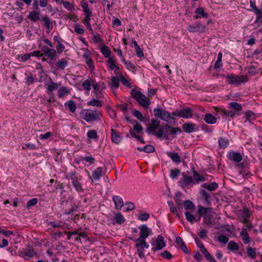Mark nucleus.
<instances>
[{
  "label": "nucleus",
  "instance_id": "f03ea898",
  "mask_svg": "<svg viewBox=\"0 0 262 262\" xmlns=\"http://www.w3.org/2000/svg\"><path fill=\"white\" fill-rule=\"evenodd\" d=\"M60 84L61 82L56 83L53 81L51 78H50L48 83L46 84V93L49 96L48 100L49 103L54 102L56 101L53 92L58 90Z\"/></svg>",
  "mask_w": 262,
  "mask_h": 262
},
{
  "label": "nucleus",
  "instance_id": "f8f14e48",
  "mask_svg": "<svg viewBox=\"0 0 262 262\" xmlns=\"http://www.w3.org/2000/svg\"><path fill=\"white\" fill-rule=\"evenodd\" d=\"M43 55H45L51 60H55L57 58V52L52 48H49L47 46H43L42 48Z\"/></svg>",
  "mask_w": 262,
  "mask_h": 262
},
{
  "label": "nucleus",
  "instance_id": "f257e3e1",
  "mask_svg": "<svg viewBox=\"0 0 262 262\" xmlns=\"http://www.w3.org/2000/svg\"><path fill=\"white\" fill-rule=\"evenodd\" d=\"M80 115L83 120L88 122H90L100 120L101 113L97 110L85 109L80 112Z\"/></svg>",
  "mask_w": 262,
  "mask_h": 262
},
{
  "label": "nucleus",
  "instance_id": "393cba45",
  "mask_svg": "<svg viewBox=\"0 0 262 262\" xmlns=\"http://www.w3.org/2000/svg\"><path fill=\"white\" fill-rule=\"evenodd\" d=\"M111 138L112 141L116 144L119 143L122 140V137L114 129L111 130Z\"/></svg>",
  "mask_w": 262,
  "mask_h": 262
},
{
  "label": "nucleus",
  "instance_id": "473e14b6",
  "mask_svg": "<svg viewBox=\"0 0 262 262\" xmlns=\"http://www.w3.org/2000/svg\"><path fill=\"white\" fill-rule=\"evenodd\" d=\"M102 170L103 168L99 167L93 171L92 176L95 180H98L100 179L102 175Z\"/></svg>",
  "mask_w": 262,
  "mask_h": 262
},
{
  "label": "nucleus",
  "instance_id": "de8ad7c7",
  "mask_svg": "<svg viewBox=\"0 0 262 262\" xmlns=\"http://www.w3.org/2000/svg\"><path fill=\"white\" fill-rule=\"evenodd\" d=\"M107 63L110 65L109 67L111 70H119V68L116 65V61L112 58H109L107 60Z\"/></svg>",
  "mask_w": 262,
  "mask_h": 262
},
{
  "label": "nucleus",
  "instance_id": "f704fd0d",
  "mask_svg": "<svg viewBox=\"0 0 262 262\" xmlns=\"http://www.w3.org/2000/svg\"><path fill=\"white\" fill-rule=\"evenodd\" d=\"M201 187L208 190L209 191H213L217 189L218 187V185L215 182H213L210 183L209 184H207V183H203Z\"/></svg>",
  "mask_w": 262,
  "mask_h": 262
},
{
  "label": "nucleus",
  "instance_id": "412c9836",
  "mask_svg": "<svg viewBox=\"0 0 262 262\" xmlns=\"http://www.w3.org/2000/svg\"><path fill=\"white\" fill-rule=\"evenodd\" d=\"M150 230L147 227L143 225L140 227V237L138 238L145 239L149 235Z\"/></svg>",
  "mask_w": 262,
  "mask_h": 262
},
{
  "label": "nucleus",
  "instance_id": "79ce46f5",
  "mask_svg": "<svg viewBox=\"0 0 262 262\" xmlns=\"http://www.w3.org/2000/svg\"><path fill=\"white\" fill-rule=\"evenodd\" d=\"M132 114L136 117L139 121L144 122L145 120V117L143 116L142 114L136 109L132 111Z\"/></svg>",
  "mask_w": 262,
  "mask_h": 262
},
{
  "label": "nucleus",
  "instance_id": "5701e85b",
  "mask_svg": "<svg viewBox=\"0 0 262 262\" xmlns=\"http://www.w3.org/2000/svg\"><path fill=\"white\" fill-rule=\"evenodd\" d=\"M71 91L68 88L62 86L58 89L57 95L59 98H62L64 96L70 94Z\"/></svg>",
  "mask_w": 262,
  "mask_h": 262
},
{
  "label": "nucleus",
  "instance_id": "0eeeda50",
  "mask_svg": "<svg viewBox=\"0 0 262 262\" xmlns=\"http://www.w3.org/2000/svg\"><path fill=\"white\" fill-rule=\"evenodd\" d=\"M136 247L137 249V253L140 258H143L144 255V249H147L149 245L146 243L145 239L137 238L136 239Z\"/></svg>",
  "mask_w": 262,
  "mask_h": 262
},
{
  "label": "nucleus",
  "instance_id": "4c0bfd02",
  "mask_svg": "<svg viewBox=\"0 0 262 262\" xmlns=\"http://www.w3.org/2000/svg\"><path fill=\"white\" fill-rule=\"evenodd\" d=\"M64 105L66 107H68L72 113H74L76 110V103L73 100L67 101L65 102Z\"/></svg>",
  "mask_w": 262,
  "mask_h": 262
},
{
  "label": "nucleus",
  "instance_id": "49530a36",
  "mask_svg": "<svg viewBox=\"0 0 262 262\" xmlns=\"http://www.w3.org/2000/svg\"><path fill=\"white\" fill-rule=\"evenodd\" d=\"M254 11L255 15L256 16L255 23L262 22V10L259 9L257 8Z\"/></svg>",
  "mask_w": 262,
  "mask_h": 262
},
{
  "label": "nucleus",
  "instance_id": "a18cd8bd",
  "mask_svg": "<svg viewBox=\"0 0 262 262\" xmlns=\"http://www.w3.org/2000/svg\"><path fill=\"white\" fill-rule=\"evenodd\" d=\"M227 248L232 251H237L239 249V246L238 244L231 241L228 243Z\"/></svg>",
  "mask_w": 262,
  "mask_h": 262
},
{
  "label": "nucleus",
  "instance_id": "e2e57ef3",
  "mask_svg": "<svg viewBox=\"0 0 262 262\" xmlns=\"http://www.w3.org/2000/svg\"><path fill=\"white\" fill-rule=\"evenodd\" d=\"M129 134L132 136V137L135 138V139H136L138 141H139L141 143H145V141H144V139H143V138L137 135L132 129L129 130Z\"/></svg>",
  "mask_w": 262,
  "mask_h": 262
},
{
  "label": "nucleus",
  "instance_id": "69168bd1",
  "mask_svg": "<svg viewBox=\"0 0 262 262\" xmlns=\"http://www.w3.org/2000/svg\"><path fill=\"white\" fill-rule=\"evenodd\" d=\"M217 239L219 242L224 244H227L229 241V238L223 234L219 235L217 237Z\"/></svg>",
  "mask_w": 262,
  "mask_h": 262
},
{
  "label": "nucleus",
  "instance_id": "1a4fd4ad",
  "mask_svg": "<svg viewBox=\"0 0 262 262\" xmlns=\"http://www.w3.org/2000/svg\"><path fill=\"white\" fill-rule=\"evenodd\" d=\"M61 205L64 210V214L67 215L73 214L78 209L77 205L69 202L68 200L63 201Z\"/></svg>",
  "mask_w": 262,
  "mask_h": 262
},
{
  "label": "nucleus",
  "instance_id": "603ef678",
  "mask_svg": "<svg viewBox=\"0 0 262 262\" xmlns=\"http://www.w3.org/2000/svg\"><path fill=\"white\" fill-rule=\"evenodd\" d=\"M49 225H51L53 228H59V227L64 228V227H65V225H66V224L65 223H63L62 222H56L53 221V222H50L49 223Z\"/></svg>",
  "mask_w": 262,
  "mask_h": 262
},
{
  "label": "nucleus",
  "instance_id": "c03bdc74",
  "mask_svg": "<svg viewBox=\"0 0 262 262\" xmlns=\"http://www.w3.org/2000/svg\"><path fill=\"white\" fill-rule=\"evenodd\" d=\"M87 136L90 139L97 140L99 136L97 135V132L95 130H89L87 133Z\"/></svg>",
  "mask_w": 262,
  "mask_h": 262
},
{
  "label": "nucleus",
  "instance_id": "338daca9",
  "mask_svg": "<svg viewBox=\"0 0 262 262\" xmlns=\"http://www.w3.org/2000/svg\"><path fill=\"white\" fill-rule=\"evenodd\" d=\"M144 152L146 153L154 152L155 150V147L151 145H146L144 147Z\"/></svg>",
  "mask_w": 262,
  "mask_h": 262
},
{
  "label": "nucleus",
  "instance_id": "3c124183",
  "mask_svg": "<svg viewBox=\"0 0 262 262\" xmlns=\"http://www.w3.org/2000/svg\"><path fill=\"white\" fill-rule=\"evenodd\" d=\"M88 105L93 106L101 107L102 106V103L98 99H92L88 102Z\"/></svg>",
  "mask_w": 262,
  "mask_h": 262
},
{
  "label": "nucleus",
  "instance_id": "0e129e2a",
  "mask_svg": "<svg viewBox=\"0 0 262 262\" xmlns=\"http://www.w3.org/2000/svg\"><path fill=\"white\" fill-rule=\"evenodd\" d=\"M160 256L166 259H170L172 257V254L167 250L160 253Z\"/></svg>",
  "mask_w": 262,
  "mask_h": 262
},
{
  "label": "nucleus",
  "instance_id": "37998d69",
  "mask_svg": "<svg viewBox=\"0 0 262 262\" xmlns=\"http://www.w3.org/2000/svg\"><path fill=\"white\" fill-rule=\"evenodd\" d=\"M229 108L234 110L236 111H240L242 110V106L240 103H238L236 102H231L229 104Z\"/></svg>",
  "mask_w": 262,
  "mask_h": 262
},
{
  "label": "nucleus",
  "instance_id": "5fc2aeb1",
  "mask_svg": "<svg viewBox=\"0 0 262 262\" xmlns=\"http://www.w3.org/2000/svg\"><path fill=\"white\" fill-rule=\"evenodd\" d=\"M101 52L104 57H105V58L109 57L110 53H111V51H110V48L108 47L105 46L102 47V48L101 49Z\"/></svg>",
  "mask_w": 262,
  "mask_h": 262
},
{
  "label": "nucleus",
  "instance_id": "6e6552de",
  "mask_svg": "<svg viewBox=\"0 0 262 262\" xmlns=\"http://www.w3.org/2000/svg\"><path fill=\"white\" fill-rule=\"evenodd\" d=\"M19 256L24 257L26 260H29L37 255V252L31 246H28L19 252Z\"/></svg>",
  "mask_w": 262,
  "mask_h": 262
},
{
  "label": "nucleus",
  "instance_id": "f3484780",
  "mask_svg": "<svg viewBox=\"0 0 262 262\" xmlns=\"http://www.w3.org/2000/svg\"><path fill=\"white\" fill-rule=\"evenodd\" d=\"M183 129L186 133H191L198 130L196 125L191 122L185 123L183 124Z\"/></svg>",
  "mask_w": 262,
  "mask_h": 262
},
{
  "label": "nucleus",
  "instance_id": "a211bd4d",
  "mask_svg": "<svg viewBox=\"0 0 262 262\" xmlns=\"http://www.w3.org/2000/svg\"><path fill=\"white\" fill-rule=\"evenodd\" d=\"M41 21L47 30V32L48 33L50 32L53 29V23L51 19L48 16L45 15L42 17Z\"/></svg>",
  "mask_w": 262,
  "mask_h": 262
},
{
  "label": "nucleus",
  "instance_id": "7c9ffc66",
  "mask_svg": "<svg viewBox=\"0 0 262 262\" xmlns=\"http://www.w3.org/2000/svg\"><path fill=\"white\" fill-rule=\"evenodd\" d=\"M240 235L245 244L250 243V238L246 229H242V230L240 233Z\"/></svg>",
  "mask_w": 262,
  "mask_h": 262
},
{
  "label": "nucleus",
  "instance_id": "7ed1b4c3",
  "mask_svg": "<svg viewBox=\"0 0 262 262\" xmlns=\"http://www.w3.org/2000/svg\"><path fill=\"white\" fill-rule=\"evenodd\" d=\"M130 95L141 106L148 108L150 103L148 98L146 97L141 92L135 89H133L130 92Z\"/></svg>",
  "mask_w": 262,
  "mask_h": 262
},
{
  "label": "nucleus",
  "instance_id": "4468645a",
  "mask_svg": "<svg viewBox=\"0 0 262 262\" xmlns=\"http://www.w3.org/2000/svg\"><path fill=\"white\" fill-rule=\"evenodd\" d=\"M219 113L223 118L227 119V117L232 119L239 115V113L233 110H227L225 109L220 110Z\"/></svg>",
  "mask_w": 262,
  "mask_h": 262
},
{
  "label": "nucleus",
  "instance_id": "bf43d9fd",
  "mask_svg": "<svg viewBox=\"0 0 262 262\" xmlns=\"http://www.w3.org/2000/svg\"><path fill=\"white\" fill-rule=\"evenodd\" d=\"M187 220L191 223L195 221V217L194 215L192 214L190 212L186 211L185 213Z\"/></svg>",
  "mask_w": 262,
  "mask_h": 262
},
{
  "label": "nucleus",
  "instance_id": "20e7f679",
  "mask_svg": "<svg viewBox=\"0 0 262 262\" xmlns=\"http://www.w3.org/2000/svg\"><path fill=\"white\" fill-rule=\"evenodd\" d=\"M66 178L71 180L73 186L75 189L78 192L83 191L82 185L80 181L81 180L82 177L78 176L75 170L72 171L66 176Z\"/></svg>",
  "mask_w": 262,
  "mask_h": 262
},
{
  "label": "nucleus",
  "instance_id": "13d9d810",
  "mask_svg": "<svg viewBox=\"0 0 262 262\" xmlns=\"http://www.w3.org/2000/svg\"><path fill=\"white\" fill-rule=\"evenodd\" d=\"M184 206L186 210H191L194 207V204L189 200H187L184 202Z\"/></svg>",
  "mask_w": 262,
  "mask_h": 262
},
{
  "label": "nucleus",
  "instance_id": "052dcab7",
  "mask_svg": "<svg viewBox=\"0 0 262 262\" xmlns=\"http://www.w3.org/2000/svg\"><path fill=\"white\" fill-rule=\"evenodd\" d=\"M135 208V205L131 202H126L124 204V210L125 211H129L133 210Z\"/></svg>",
  "mask_w": 262,
  "mask_h": 262
},
{
  "label": "nucleus",
  "instance_id": "6e6d98bb",
  "mask_svg": "<svg viewBox=\"0 0 262 262\" xmlns=\"http://www.w3.org/2000/svg\"><path fill=\"white\" fill-rule=\"evenodd\" d=\"M122 61L126 66V67L128 70L133 71L135 69V66L130 61H127L125 59H123Z\"/></svg>",
  "mask_w": 262,
  "mask_h": 262
},
{
  "label": "nucleus",
  "instance_id": "dca6fc26",
  "mask_svg": "<svg viewBox=\"0 0 262 262\" xmlns=\"http://www.w3.org/2000/svg\"><path fill=\"white\" fill-rule=\"evenodd\" d=\"M160 121L155 119L151 120L150 123L149 124L146 130L148 134H154L156 133L155 130L160 126Z\"/></svg>",
  "mask_w": 262,
  "mask_h": 262
},
{
  "label": "nucleus",
  "instance_id": "a19ab883",
  "mask_svg": "<svg viewBox=\"0 0 262 262\" xmlns=\"http://www.w3.org/2000/svg\"><path fill=\"white\" fill-rule=\"evenodd\" d=\"M93 83H94L93 80L90 79L84 81L82 82V86L84 90L89 92L91 89V86Z\"/></svg>",
  "mask_w": 262,
  "mask_h": 262
},
{
  "label": "nucleus",
  "instance_id": "c756f323",
  "mask_svg": "<svg viewBox=\"0 0 262 262\" xmlns=\"http://www.w3.org/2000/svg\"><path fill=\"white\" fill-rule=\"evenodd\" d=\"M251 215V213L249 209L247 208H244L242 213L243 222L244 223H248L249 220V217Z\"/></svg>",
  "mask_w": 262,
  "mask_h": 262
},
{
  "label": "nucleus",
  "instance_id": "39448f33",
  "mask_svg": "<svg viewBox=\"0 0 262 262\" xmlns=\"http://www.w3.org/2000/svg\"><path fill=\"white\" fill-rule=\"evenodd\" d=\"M227 83L230 84L238 85L242 83L247 82L248 77L245 75L238 76L234 74H228L226 76Z\"/></svg>",
  "mask_w": 262,
  "mask_h": 262
},
{
  "label": "nucleus",
  "instance_id": "bb28decb",
  "mask_svg": "<svg viewBox=\"0 0 262 262\" xmlns=\"http://www.w3.org/2000/svg\"><path fill=\"white\" fill-rule=\"evenodd\" d=\"M193 172V182L194 184H198L200 182H204L205 181V178L201 176L198 171H196L194 169H193L192 170Z\"/></svg>",
  "mask_w": 262,
  "mask_h": 262
},
{
  "label": "nucleus",
  "instance_id": "9d476101",
  "mask_svg": "<svg viewBox=\"0 0 262 262\" xmlns=\"http://www.w3.org/2000/svg\"><path fill=\"white\" fill-rule=\"evenodd\" d=\"M151 244L152 246L151 250L154 252L157 250H161L166 246L164 238L161 235H159L155 241L152 242Z\"/></svg>",
  "mask_w": 262,
  "mask_h": 262
},
{
  "label": "nucleus",
  "instance_id": "c9c22d12",
  "mask_svg": "<svg viewBox=\"0 0 262 262\" xmlns=\"http://www.w3.org/2000/svg\"><path fill=\"white\" fill-rule=\"evenodd\" d=\"M68 61L64 58H62L58 61L56 63V67L58 69L63 70L68 65Z\"/></svg>",
  "mask_w": 262,
  "mask_h": 262
},
{
  "label": "nucleus",
  "instance_id": "2eb2a0df",
  "mask_svg": "<svg viewBox=\"0 0 262 262\" xmlns=\"http://www.w3.org/2000/svg\"><path fill=\"white\" fill-rule=\"evenodd\" d=\"M169 128L166 127V124L164 126H161L155 135L158 138L164 137L165 139H168Z\"/></svg>",
  "mask_w": 262,
  "mask_h": 262
},
{
  "label": "nucleus",
  "instance_id": "ddd939ff",
  "mask_svg": "<svg viewBox=\"0 0 262 262\" xmlns=\"http://www.w3.org/2000/svg\"><path fill=\"white\" fill-rule=\"evenodd\" d=\"M206 27L202 25L200 23H196L194 24L189 25L187 30L189 32L192 33L195 32H204L206 30Z\"/></svg>",
  "mask_w": 262,
  "mask_h": 262
},
{
  "label": "nucleus",
  "instance_id": "58836bf2",
  "mask_svg": "<svg viewBox=\"0 0 262 262\" xmlns=\"http://www.w3.org/2000/svg\"><path fill=\"white\" fill-rule=\"evenodd\" d=\"M39 13L38 12L35 11H31L28 15V18L29 19L35 22L39 19Z\"/></svg>",
  "mask_w": 262,
  "mask_h": 262
},
{
  "label": "nucleus",
  "instance_id": "864d4df0",
  "mask_svg": "<svg viewBox=\"0 0 262 262\" xmlns=\"http://www.w3.org/2000/svg\"><path fill=\"white\" fill-rule=\"evenodd\" d=\"M62 4L64 8H66L67 10L71 12H73L75 10V8L73 5L71 3L67 1H63Z\"/></svg>",
  "mask_w": 262,
  "mask_h": 262
},
{
  "label": "nucleus",
  "instance_id": "c85d7f7f",
  "mask_svg": "<svg viewBox=\"0 0 262 262\" xmlns=\"http://www.w3.org/2000/svg\"><path fill=\"white\" fill-rule=\"evenodd\" d=\"M205 122L208 124H214L216 122V118L212 114L207 113L204 116V118Z\"/></svg>",
  "mask_w": 262,
  "mask_h": 262
},
{
  "label": "nucleus",
  "instance_id": "cd10ccee",
  "mask_svg": "<svg viewBox=\"0 0 262 262\" xmlns=\"http://www.w3.org/2000/svg\"><path fill=\"white\" fill-rule=\"evenodd\" d=\"M212 211V209L211 207H204L202 206H199L198 213L200 215H203L205 217L207 213H210Z\"/></svg>",
  "mask_w": 262,
  "mask_h": 262
},
{
  "label": "nucleus",
  "instance_id": "aec40b11",
  "mask_svg": "<svg viewBox=\"0 0 262 262\" xmlns=\"http://www.w3.org/2000/svg\"><path fill=\"white\" fill-rule=\"evenodd\" d=\"M113 201L115 204L116 209L121 210L124 205V202L122 198L119 195H114L113 197Z\"/></svg>",
  "mask_w": 262,
  "mask_h": 262
},
{
  "label": "nucleus",
  "instance_id": "2f4dec72",
  "mask_svg": "<svg viewBox=\"0 0 262 262\" xmlns=\"http://www.w3.org/2000/svg\"><path fill=\"white\" fill-rule=\"evenodd\" d=\"M218 143L220 148L224 149L228 146L229 144V140L227 138L220 137L218 140Z\"/></svg>",
  "mask_w": 262,
  "mask_h": 262
},
{
  "label": "nucleus",
  "instance_id": "8fccbe9b",
  "mask_svg": "<svg viewBox=\"0 0 262 262\" xmlns=\"http://www.w3.org/2000/svg\"><path fill=\"white\" fill-rule=\"evenodd\" d=\"M114 219L116 223L119 224H121L125 221L124 217L121 213H116L114 216Z\"/></svg>",
  "mask_w": 262,
  "mask_h": 262
},
{
  "label": "nucleus",
  "instance_id": "4d7b16f0",
  "mask_svg": "<svg viewBox=\"0 0 262 262\" xmlns=\"http://www.w3.org/2000/svg\"><path fill=\"white\" fill-rule=\"evenodd\" d=\"M112 87L118 88L119 86L120 79L117 76H113L111 79Z\"/></svg>",
  "mask_w": 262,
  "mask_h": 262
},
{
  "label": "nucleus",
  "instance_id": "09e8293b",
  "mask_svg": "<svg viewBox=\"0 0 262 262\" xmlns=\"http://www.w3.org/2000/svg\"><path fill=\"white\" fill-rule=\"evenodd\" d=\"M247 253L248 256L252 259H255L256 256V249L251 247H248L247 249Z\"/></svg>",
  "mask_w": 262,
  "mask_h": 262
},
{
  "label": "nucleus",
  "instance_id": "680f3d73",
  "mask_svg": "<svg viewBox=\"0 0 262 262\" xmlns=\"http://www.w3.org/2000/svg\"><path fill=\"white\" fill-rule=\"evenodd\" d=\"M134 132L135 131H136L137 133H140L143 130V127L140 124H139L137 121H135V125L134 126L133 129H132Z\"/></svg>",
  "mask_w": 262,
  "mask_h": 262
},
{
  "label": "nucleus",
  "instance_id": "a878e982",
  "mask_svg": "<svg viewBox=\"0 0 262 262\" xmlns=\"http://www.w3.org/2000/svg\"><path fill=\"white\" fill-rule=\"evenodd\" d=\"M200 249L207 260H209L210 262H217L212 255L208 252L204 246L201 247Z\"/></svg>",
  "mask_w": 262,
  "mask_h": 262
},
{
  "label": "nucleus",
  "instance_id": "b1692460",
  "mask_svg": "<svg viewBox=\"0 0 262 262\" xmlns=\"http://www.w3.org/2000/svg\"><path fill=\"white\" fill-rule=\"evenodd\" d=\"M195 13L196 14V15L194 16L195 19H198L201 17L206 18L208 16V13L205 12L204 11V9L202 7H199L196 9Z\"/></svg>",
  "mask_w": 262,
  "mask_h": 262
},
{
  "label": "nucleus",
  "instance_id": "e433bc0d",
  "mask_svg": "<svg viewBox=\"0 0 262 262\" xmlns=\"http://www.w3.org/2000/svg\"><path fill=\"white\" fill-rule=\"evenodd\" d=\"M93 91L97 98L100 99L103 97V94L99 89L98 83H95L93 84Z\"/></svg>",
  "mask_w": 262,
  "mask_h": 262
},
{
  "label": "nucleus",
  "instance_id": "ea45409f",
  "mask_svg": "<svg viewBox=\"0 0 262 262\" xmlns=\"http://www.w3.org/2000/svg\"><path fill=\"white\" fill-rule=\"evenodd\" d=\"M166 127L169 128V134L176 135L182 132V130L179 127H172L168 124H166Z\"/></svg>",
  "mask_w": 262,
  "mask_h": 262
},
{
  "label": "nucleus",
  "instance_id": "774afa93",
  "mask_svg": "<svg viewBox=\"0 0 262 262\" xmlns=\"http://www.w3.org/2000/svg\"><path fill=\"white\" fill-rule=\"evenodd\" d=\"M180 173V170L178 169H172L170 170V177L172 179L176 178Z\"/></svg>",
  "mask_w": 262,
  "mask_h": 262
},
{
  "label": "nucleus",
  "instance_id": "72a5a7b5",
  "mask_svg": "<svg viewBox=\"0 0 262 262\" xmlns=\"http://www.w3.org/2000/svg\"><path fill=\"white\" fill-rule=\"evenodd\" d=\"M167 156L171 158V159L176 163H180L181 161V158L179 154L176 152L170 151L167 152Z\"/></svg>",
  "mask_w": 262,
  "mask_h": 262
},
{
  "label": "nucleus",
  "instance_id": "6ab92c4d",
  "mask_svg": "<svg viewBox=\"0 0 262 262\" xmlns=\"http://www.w3.org/2000/svg\"><path fill=\"white\" fill-rule=\"evenodd\" d=\"M227 157L230 160L235 162H239L243 158L240 153L234 151L228 152Z\"/></svg>",
  "mask_w": 262,
  "mask_h": 262
},
{
  "label": "nucleus",
  "instance_id": "9b49d317",
  "mask_svg": "<svg viewBox=\"0 0 262 262\" xmlns=\"http://www.w3.org/2000/svg\"><path fill=\"white\" fill-rule=\"evenodd\" d=\"M173 116H178L185 119L190 118L192 117V110L190 107L184 108L172 113Z\"/></svg>",
  "mask_w": 262,
  "mask_h": 262
},
{
  "label": "nucleus",
  "instance_id": "423d86ee",
  "mask_svg": "<svg viewBox=\"0 0 262 262\" xmlns=\"http://www.w3.org/2000/svg\"><path fill=\"white\" fill-rule=\"evenodd\" d=\"M154 113L156 118H160L166 122H168L170 119H173L167 111L161 107L154 108Z\"/></svg>",
  "mask_w": 262,
  "mask_h": 262
},
{
  "label": "nucleus",
  "instance_id": "4be33fe9",
  "mask_svg": "<svg viewBox=\"0 0 262 262\" xmlns=\"http://www.w3.org/2000/svg\"><path fill=\"white\" fill-rule=\"evenodd\" d=\"M183 183L180 185L183 188L190 185L191 184H194L193 179L191 177L187 176L184 173H182Z\"/></svg>",
  "mask_w": 262,
  "mask_h": 262
}]
</instances>
